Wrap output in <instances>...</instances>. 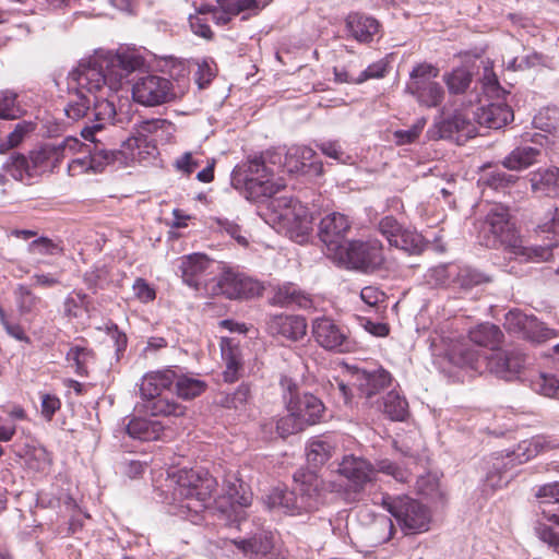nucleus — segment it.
Here are the masks:
<instances>
[{
  "mask_svg": "<svg viewBox=\"0 0 559 559\" xmlns=\"http://www.w3.org/2000/svg\"><path fill=\"white\" fill-rule=\"evenodd\" d=\"M143 64V58L132 50L98 52L82 60L68 76L69 90L73 92L64 107L66 116L73 121L90 115L95 117V103L110 100L93 94L102 92L105 87L117 91L122 81ZM95 123L96 118L91 124Z\"/></svg>",
  "mask_w": 559,
  "mask_h": 559,
  "instance_id": "f257e3e1",
  "label": "nucleus"
},
{
  "mask_svg": "<svg viewBox=\"0 0 559 559\" xmlns=\"http://www.w3.org/2000/svg\"><path fill=\"white\" fill-rule=\"evenodd\" d=\"M245 175L234 170L231 182L235 188L245 187L247 198L259 203V215L273 229L280 226V185L275 175L280 170L278 155L266 152L250 158Z\"/></svg>",
  "mask_w": 559,
  "mask_h": 559,
  "instance_id": "f03ea898",
  "label": "nucleus"
},
{
  "mask_svg": "<svg viewBox=\"0 0 559 559\" xmlns=\"http://www.w3.org/2000/svg\"><path fill=\"white\" fill-rule=\"evenodd\" d=\"M484 227L489 234L487 246L499 245L520 262L540 263L552 258V249L556 245L554 242L524 245L514 222L511 221L509 210L501 204L490 207Z\"/></svg>",
  "mask_w": 559,
  "mask_h": 559,
  "instance_id": "7ed1b4c3",
  "label": "nucleus"
},
{
  "mask_svg": "<svg viewBox=\"0 0 559 559\" xmlns=\"http://www.w3.org/2000/svg\"><path fill=\"white\" fill-rule=\"evenodd\" d=\"M94 115L97 123L88 124L81 131L82 138L91 142V145H87L88 156L75 158L69 163L68 173L70 176H76L88 169L99 173L106 166L114 164V155L110 153V147L100 135L103 129L112 121L116 115L114 103L106 100L96 102Z\"/></svg>",
  "mask_w": 559,
  "mask_h": 559,
  "instance_id": "20e7f679",
  "label": "nucleus"
},
{
  "mask_svg": "<svg viewBox=\"0 0 559 559\" xmlns=\"http://www.w3.org/2000/svg\"><path fill=\"white\" fill-rule=\"evenodd\" d=\"M174 513L188 516L199 514L210 504L216 479L195 469H179L171 474Z\"/></svg>",
  "mask_w": 559,
  "mask_h": 559,
  "instance_id": "39448f33",
  "label": "nucleus"
},
{
  "mask_svg": "<svg viewBox=\"0 0 559 559\" xmlns=\"http://www.w3.org/2000/svg\"><path fill=\"white\" fill-rule=\"evenodd\" d=\"M450 359L460 367L471 368L475 371H478L481 365L486 364L489 372L507 381L518 379L526 361L525 355L514 348L499 349L481 360L477 350L469 347H461L452 352Z\"/></svg>",
  "mask_w": 559,
  "mask_h": 559,
  "instance_id": "423d86ee",
  "label": "nucleus"
},
{
  "mask_svg": "<svg viewBox=\"0 0 559 559\" xmlns=\"http://www.w3.org/2000/svg\"><path fill=\"white\" fill-rule=\"evenodd\" d=\"M282 386H286L289 393L286 415L282 417V438L298 433L322 419L325 407L318 397L312 394L299 395L297 384L292 379H282Z\"/></svg>",
  "mask_w": 559,
  "mask_h": 559,
  "instance_id": "0eeeda50",
  "label": "nucleus"
},
{
  "mask_svg": "<svg viewBox=\"0 0 559 559\" xmlns=\"http://www.w3.org/2000/svg\"><path fill=\"white\" fill-rule=\"evenodd\" d=\"M176 371L164 369L146 373L140 384V393L144 400L143 407L152 416L181 417L186 414V406L163 396L175 382Z\"/></svg>",
  "mask_w": 559,
  "mask_h": 559,
  "instance_id": "6e6552de",
  "label": "nucleus"
},
{
  "mask_svg": "<svg viewBox=\"0 0 559 559\" xmlns=\"http://www.w3.org/2000/svg\"><path fill=\"white\" fill-rule=\"evenodd\" d=\"M381 503L405 535L420 534L429 530L431 513L421 502L407 496H383Z\"/></svg>",
  "mask_w": 559,
  "mask_h": 559,
  "instance_id": "1a4fd4ad",
  "label": "nucleus"
},
{
  "mask_svg": "<svg viewBox=\"0 0 559 559\" xmlns=\"http://www.w3.org/2000/svg\"><path fill=\"white\" fill-rule=\"evenodd\" d=\"M333 261L349 270L373 273L382 267L385 258L382 243L378 239H369L347 241Z\"/></svg>",
  "mask_w": 559,
  "mask_h": 559,
  "instance_id": "9d476101",
  "label": "nucleus"
},
{
  "mask_svg": "<svg viewBox=\"0 0 559 559\" xmlns=\"http://www.w3.org/2000/svg\"><path fill=\"white\" fill-rule=\"evenodd\" d=\"M559 448V442L555 440H546L545 438L538 437L534 438L530 441L525 440L519 443L518 448L512 452H508L506 457L501 460L496 459L492 467L495 469L490 471L486 477V484L491 488L502 487L508 483V479L503 477L501 473V468L509 469L518 464H523L528 460L536 456L540 451L548 449H557Z\"/></svg>",
  "mask_w": 559,
  "mask_h": 559,
  "instance_id": "9b49d317",
  "label": "nucleus"
},
{
  "mask_svg": "<svg viewBox=\"0 0 559 559\" xmlns=\"http://www.w3.org/2000/svg\"><path fill=\"white\" fill-rule=\"evenodd\" d=\"M336 472L347 480V493L353 500H360L362 493L377 481V469L373 464L354 454L344 455Z\"/></svg>",
  "mask_w": 559,
  "mask_h": 559,
  "instance_id": "f8f14e48",
  "label": "nucleus"
},
{
  "mask_svg": "<svg viewBox=\"0 0 559 559\" xmlns=\"http://www.w3.org/2000/svg\"><path fill=\"white\" fill-rule=\"evenodd\" d=\"M439 70L429 63L417 64L409 74L406 91L426 107H437L444 98L442 86L436 81Z\"/></svg>",
  "mask_w": 559,
  "mask_h": 559,
  "instance_id": "ddd939ff",
  "label": "nucleus"
},
{
  "mask_svg": "<svg viewBox=\"0 0 559 559\" xmlns=\"http://www.w3.org/2000/svg\"><path fill=\"white\" fill-rule=\"evenodd\" d=\"M260 282L230 270L215 274L206 288V296H224L228 299L252 298L262 294Z\"/></svg>",
  "mask_w": 559,
  "mask_h": 559,
  "instance_id": "4468645a",
  "label": "nucleus"
},
{
  "mask_svg": "<svg viewBox=\"0 0 559 559\" xmlns=\"http://www.w3.org/2000/svg\"><path fill=\"white\" fill-rule=\"evenodd\" d=\"M282 228L293 241L300 245L307 242L312 230V218L307 206L296 199L282 197Z\"/></svg>",
  "mask_w": 559,
  "mask_h": 559,
  "instance_id": "2eb2a0df",
  "label": "nucleus"
},
{
  "mask_svg": "<svg viewBox=\"0 0 559 559\" xmlns=\"http://www.w3.org/2000/svg\"><path fill=\"white\" fill-rule=\"evenodd\" d=\"M132 97L140 105L154 107L173 100L176 94L170 80L156 74H146L134 82Z\"/></svg>",
  "mask_w": 559,
  "mask_h": 559,
  "instance_id": "dca6fc26",
  "label": "nucleus"
},
{
  "mask_svg": "<svg viewBox=\"0 0 559 559\" xmlns=\"http://www.w3.org/2000/svg\"><path fill=\"white\" fill-rule=\"evenodd\" d=\"M80 145L73 138H67L58 144H45L29 152L32 170L35 176L52 173L61 162Z\"/></svg>",
  "mask_w": 559,
  "mask_h": 559,
  "instance_id": "f3484780",
  "label": "nucleus"
},
{
  "mask_svg": "<svg viewBox=\"0 0 559 559\" xmlns=\"http://www.w3.org/2000/svg\"><path fill=\"white\" fill-rule=\"evenodd\" d=\"M504 328L533 343H544L557 336V332L547 328L533 316H527L521 310H510L504 318Z\"/></svg>",
  "mask_w": 559,
  "mask_h": 559,
  "instance_id": "a211bd4d",
  "label": "nucleus"
},
{
  "mask_svg": "<svg viewBox=\"0 0 559 559\" xmlns=\"http://www.w3.org/2000/svg\"><path fill=\"white\" fill-rule=\"evenodd\" d=\"M215 265L205 254L193 253L180 259L179 270L185 284L206 295V288L215 276Z\"/></svg>",
  "mask_w": 559,
  "mask_h": 559,
  "instance_id": "6ab92c4d",
  "label": "nucleus"
},
{
  "mask_svg": "<svg viewBox=\"0 0 559 559\" xmlns=\"http://www.w3.org/2000/svg\"><path fill=\"white\" fill-rule=\"evenodd\" d=\"M312 334L316 342L326 350L348 353L354 348V343L346 330L329 318L316 319L312 324Z\"/></svg>",
  "mask_w": 559,
  "mask_h": 559,
  "instance_id": "aec40b11",
  "label": "nucleus"
},
{
  "mask_svg": "<svg viewBox=\"0 0 559 559\" xmlns=\"http://www.w3.org/2000/svg\"><path fill=\"white\" fill-rule=\"evenodd\" d=\"M350 228L348 218L341 213H331L324 216L319 226L320 240L326 247V255L334 259L346 245L345 236Z\"/></svg>",
  "mask_w": 559,
  "mask_h": 559,
  "instance_id": "412c9836",
  "label": "nucleus"
},
{
  "mask_svg": "<svg viewBox=\"0 0 559 559\" xmlns=\"http://www.w3.org/2000/svg\"><path fill=\"white\" fill-rule=\"evenodd\" d=\"M428 133L432 139H449L461 144L475 136L477 128L468 117V110L466 109L465 112H455L453 116L437 122Z\"/></svg>",
  "mask_w": 559,
  "mask_h": 559,
  "instance_id": "4be33fe9",
  "label": "nucleus"
},
{
  "mask_svg": "<svg viewBox=\"0 0 559 559\" xmlns=\"http://www.w3.org/2000/svg\"><path fill=\"white\" fill-rule=\"evenodd\" d=\"M284 167L289 174L310 177L323 174L322 162L318 158L317 153L308 146H290L285 154Z\"/></svg>",
  "mask_w": 559,
  "mask_h": 559,
  "instance_id": "5701e85b",
  "label": "nucleus"
},
{
  "mask_svg": "<svg viewBox=\"0 0 559 559\" xmlns=\"http://www.w3.org/2000/svg\"><path fill=\"white\" fill-rule=\"evenodd\" d=\"M352 384L357 388L359 396L372 405V399L391 383V374L384 369L366 371L355 369L352 373Z\"/></svg>",
  "mask_w": 559,
  "mask_h": 559,
  "instance_id": "b1692460",
  "label": "nucleus"
},
{
  "mask_svg": "<svg viewBox=\"0 0 559 559\" xmlns=\"http://www.w3.org/2000/svg\"><path fill=\"white\" fill-rule=\"evenodd\" d=\"M156 145L145 136H130L127 139L120 150L110 148L114 155V164L127 165L130 162H142L155 156Z\"/></svg>",
  "mask_w": 559,
  "mask_h": 559,
  "instance_id": "393cba45",
  "label": "nucleus"
},
{
  "mask_svg": "<svg viewBox=\"0 0 559 559\" xmlns=\"http://www.w3.org/2000/svg\"><path fill=\"white\" fill-rule=\"evenodd\" d=\"M221 357L225 364L224 379L235 382L243 370V357L240 342L236 337L222 336L219 340Z\"/></svg>",
  "mask_w": 559,
  "mask_h": 559,
  "instance_id": "a878e982",
  "label": "nucleus"
},
{
  "mask_svg": "<svg viewBox=\"0 0 559 559\" xmlns=\"http://www.w3.org/2000/svg\"><path fill=\"white\" fill-rule=\"evenodd\" d=\"M234 544L251 559H274L275 557L274 535L264 528L248 539L234 540Z\"/></svg>",
  "mask_w": 559,
  "mask_h": 559,
  "instance_id": "bb28decb",
  "label": "nucleus"
},
{
  "mask_svg": "<svg viewBox=\"0 0 559 559\" xmlns=\"http://www.w3.org/2000/svg\"><path fill=\"white\" fill-rule=\"evenodd\" d=\"M472 112L475 124L489 129H500L513 119L512 109L504 103L484 104Z\"/></svg>",
  "mask_w": 559,
  "mask_h": 559,
  "instance_id": "cd10ccee",
  "label": "nucleus"
},
{
  "mask_svg": "<svg viewBox=\"0 0 559 559\" xmlns=\"http://www.w3.org/2000/svg\"><path fill=\"white\" fill-rule=\"evenodd\" d=\"M337 443L330 436H318L311 438L306 447L308 463L313 467L324 465L335 453Z\"/></svg>",
  "mask_w": 559,
  "mask_h": 559,
  "instance_id": "c85d7f7f",
  "label": "nucleus"
},
{
  "mask_svg": "<svg viewBox=\"0 0 559 559\" xmlns=\"http://www.w3.org/2000/svg\"><path fill=\"white\" fill-rule=\"evenodd\" d=\"M346 27L359 43H370L380 31V24L374 17L360 13H350L346 19Z\"/></svg>",
  "mask_w": 559,
  "mask_h": 559,
  "instance_id": "c756f323",
  "label": "nucleus"
},
{
  "mask_svg": "<svg viewBox=\"0 0 559 559\" xmlns=\"http://www.w3.org/2000/svg\"><path fill=\"white\" fill-rule=\"evenodd\" d=\"M531 187L535 193L549 197L559 195V168L538 169L531 174Z\"/></svg>",
  "mask_w": 559,
  "mask_h": 559,
  "instance_id": "7c9ffc66",
  "label": "nucleus"
},
{
  "mask_svg": "<svg viewBox=\"0 0 559 559\" xmlns=\"http://www.w3.org/2000/svg\"><path fill=\"white\" fill-rule=\"evenodd\" d=\"M126 429L133 439L152 441L160 437L164 426L156 419L135 417L128 423Z\"/></svg>",
  "mask_w": 559,
  "mask_h": 559,
  "instance_id": "2f4dec72",
  "label": "nucleus"
},
{
  "mask_svg": "<svg viewBox=\"0 0 559 559\" xmlns=\"http://www.w3.org/2000/svg\"><path fill=\"white\" fill-rule=\"evenodd\" d=\"M502 331L495 324H480L469 332L471 341L483 347L491 349L492 353L499 350V346L503 341Z\"/></svg>",
  "mask_w": 559,
  "mask_h": 559,
  "instance_id": "473e14b6",
  "label": "nucleus"
},
{
  "mask_svg": "<svg viewBox=\"0 0 559 559\" xmlns=\"http://www.w3.org/2000/svg\"><path fill=\"white\" fill-rule=\"evenodd\" d=\"M224 491L230 501V507L246 508L251 504L252 493L248 487L236 476L227 475L224 479Z\"/></svg>",
  "mask_w": 559,
  "mask_h": 559,
  "instance_id": "72a5a7b5",
  "label": "nucleus"
},
{
  "mask_svg": "<svg viewBox=\"0 0 559 559\" xmlns=\"http://www.w3.org/2000/svg\"><path fill=\"white\" fill-rule=\"evenodd\" d=\"M540 154V148L536 146H520L514 148L502 164L510 170H522L536 163Z\"/></svg>",
  "mask_w": 559,
  "mask_h": 559,
  "instance_id": "f704fd0d",
  "label": "nucleus"
},
{
  "mask_svg": "<svg viewBox=\"0 0 559 559\" xmlns=\"http://www.w3.org/2000/svg\"><path fill=\"white\" fill-rule=\"evenodd\" d=\"M2 170L8 173L13 179L17 181H23L24 179H29L35 177L34 171L32 170V164L29 160V156L13 152L10 154L7 159L2 163Z\"/></svg>",
  "mask_w": 559,
  "mask_h": 559,
  "instance_id": "c9c22d12",
  "label": "nucleus"
},
{
  "mask_svg": "<svg viewBox=\"0 0 559 559\" xmlns=\"http://www.w3.org/2000/svg\"><path fill=\"white\" fill-rule=\"evenodd\" d=\"M35 130L36 123L32 121L23 120L16 123L10 133L0 138V154L19 147Z\"/></svg>",
  "mask_w": 559,
  "mask_h": 559,
  "instance_id": "e433bc0d",
  "label": "nucleus"
},
{
  "mask_svg": "<svg viewBox=\"0 0 559 559\" xmlns=\"http://www.w3.org/2000/svg\"><path fill=\"white\" fill-rule=\"evenodd\" d=\"M176 392L183 400H191L202 394L206 389V383L192 374H178L175 379Z\"/></svg>",
  "mask_w": 559,
  "mask_h": 559,
  "instance_id": "4c0bfd02",
  "label": "nucleus"
},
{
  "mask_svg": "<svg viewBox=\"0 0 559 559\" xmlns=\"http://www.w3.org/2000/svg\"><path fill=\"white\" fill-rule=\"evenodd\" d=\"M383 413L392 420L402 421L408 415V403L397 392H389L382 403Z\"/></svg>",
  "mask_w": 559,
  "mask_h": 559,
  "instance_id": "58836bf2",
  "label": "nucleus"
},
{
  "mask_svg": "<svg viewBox=\"0 0 559 559\" xmlns=\"http://www.w3.org/2000/svg\"><path fill=\"white\" fill-rule=\"evenodd\" d=\"M93 360L94 356L92 350L84 346H72L67 353V361L80 376L88 373V368Z\"/></svg>",
  "mask_w": 559,
  "mask_h": 559,
  "instance_id": "ea45409f",
  "label": "nucleus"
},
{
  "mask_svg": "<svg viewBox=\"0 0 559 559\" xmlns=\"http://www.w3.org/2000/svg\"><path fill=\"white\" fill-rule=\"evenodd\" d=\"M307 334V322L301 316L282 317V336L290 342H298Z\"/></svg>",
  "mask_w": 559,
  "mask_h": 559,
  "instance_id": "a19ab883",
  "label": "nucleus"
},
{
  "mask_svg": "<svg viewBox=\"0 0 559 559\" xmlns=\"http://www.w3.org/2000/svg\"><path fill=\"white\" fill-rule=\"evenodd\" d=\"M391 247H395L411 254H416L423 251L425 242L420 234L403 227L397 238L393 240Z\"/></svg>",
  "mask_w": 559,
  "mask_h": 559,
  "instance_id": "79ce46f5",
  "label": "nucleus"
},
{
  "mask_svg": "<svg viewBox=\"0 0 559 559\" xmlns=\"http://www.w3.org/2000/svg\"><path fill=\"white\" fill-rule=\"evenodd\" d=\"M443 79L451 94H462L472 83V73L465 68H456Z\"/></svg>",
  "mask_w": 559,
  "mask_h": 559,
  "instance_id": "37998d69",
  "label": "nucleus"
},
{
  "mask_svg": "<svg viewBox=\"0 0 559 559\" xmlns=\"http://www.w3.org/2000/svg\"><path fill=\"white\" fill-rule=\"evenodd\" d=\"M17 94L10 90L0 91V119L13 120L22 116Z\"/></svg>",
  "mask_w": 559,
  "mask_h": 559,
  "instance_id": "c03bdc74",
  "label": "nucleus"
},
{
  "mask_svg": "<svg viewBox=\"0 0 559 559\" xmlns=\"http://www.w3.org/2000/svg\"><path fill=\"white\" fill-rule=\"evenodd\" d=\"M311 299L298 287L288 284L282 287V307L297 306L299 308H310Z\"/></svg>",
  "mask_w": 559,
  "mask_h": 559,
  "instance_id": "a18cd8bd",
  "label": "nucleus"
},
{
  "mask_svg": "<svg viewBox=\"0 0 559 559\" xmlns=\"http://www.w3.org/2000/svg\"><path fill=\"white\" fill-rule=\"evenodd\" d=\"M16 305L21 316H25L35 311L40 298L34 295L26 286L19 285L14 292Z\"/></svg>",
  "mask_w": 559,
  "mask_h": 559,
  "instance_id": "49530a36",
  "label": "nucleus"
},
{
  "mask_svg": "<svg viewBox=\"0 0 559 559\" xmlns=\"http://www.w3.org/2000/svg\"><path fill=\"white\" fill-rule=\"evenodd\" d=\"M535 128L551 133L559 126V110L557 108H546L534 117Z\"/></svg>",
  "mask_w": 559,
  "mask_h": 559,
  "instance_id": "de8ad7c7",
  "label": "nucleus"
},
{
  "mask_svg": "<svg viewBox=\"0 0 559 559\" xmlns=\"http://www.w3.org/2000/svg\"><path fill=\"white\" fill-rule=\"evenodd\" d=\"M489 281L486 274L468 266L461 267L456 275V282L463 288H472Z\"/></svg>",
  "mask_w": 559,
  "mask_h": 559,
  "instance_id": "09e8293b",
  "label": "nucleus"
},
{
  "mask_svg": "<svg viewBox=\"0 0 559 559\" xmlns=\"http://www.w3.org/2000/svg\"><path fill=\"white\" fill-rule=\"evenodd\" d=\"M27 251L31 254L53 255L61 252L62 248L47 237H39L28 245Z\"/></svg>",
  "mask_w": 559,
  "mask_h": 559,
  "instance_id": "8fccbe9b",
  "label": "nucleus"
},
{
  "mask_svg": "<svg viewBox=\"0 0 559 559\" xmlns=\"http://www.w3.org/2000/svg\"><path fill=\"white\" fill-rule=\"evenodd\" d=\"M378 473H383L385 475L391 476L399 483H407L411 478V473L407 469H404L396 465L394 462L390 460H381L378 462L377 466H374Z\"/></svg>",
  "mask_w": 559,
  "mask_h": 559,
  "instance_id": "3c124183",
  "label": "nucleus"
},
{
  "mask_svg": "<svg viewBox=\"0 0 559 559\" xmlns=\"http://www.w3.org/2000/svg\"><path fill=\"white\" fill-rule=\"evenodd\" d=\"M171 129L173 123L166 119L144 120L138 126L135 136L148 138V134H155L158 131L169 132Z\"/></svg>",
  "mask_w": 559,
  "mask_h": 559,
  "instance_id": "603ef678",
  "label": "nucleus"
},
{
  "mask_svg": "<svg viewBox=\"0 0 559 559\" xmlns=\"http://www.w3.org/2000/svg\"><path fill=\"white\" fill-rule=\"evenodd\" d=\"M329 393L333 397L342 401L345 405H349L352 403V389L349 388L348 383L340 377H334L329 381Z\"/></svg>",
  "mask_w": 559,
  "mask_h": 559,
  "instance_id": "864d4df0",
  "label": "nucleus"
},
{
  "mask_svg": "<svg viewBox=\"0 0 559 559\" xmlns=\"http://www.w3.org/2000/svg\"><path fill=\"white\" fill-rule=\"evenodd\" d=\"M403 226L393 216L381 218L378 225L379 233L388 240L389 245H393V240L397 238Z\"/></svg>",
  "mask_w": 559,
  "mask_h": 559,
  "instance_id": "5fc2aeb1",
  "label": "nucleus"
},
{
  "mask_svg": "<svg viewBox=\"0 0 559 559\" xmlns=\"http://www.w3.org/2000/svg\"><path fill=\"white\" fill-rule=\"evenodd\" d=\"M425 124H426V120L419 119L409 129L395 131L393 134L395 143L397 145L413 143L414 141H416L418 139Z\"/></svg>",
  "mask_w": 559,
  "mask_h": 559,
  "instance_id": "6e6d98bb",
  "label": "nucleus"
},
{
  "mask_svg": "<svg viewBox=\"0 0 559 559\" xmlns=\"http://www.w3.org/2000/svg\"><path fill=\"white\" fill-rule=\"evenodd\" d=\"M201 163L202 160L197 153L186 152L175 160L174 166L178 171L189 176Z\"/></svg>",
  "mask_w": 559,
  "mask_h": 559,
  "instance_id": "4d7b16f0",
  "label": "nucleus"
},
{
  "mask_svg": "<svg viewBox=\"0 0 559 559\" xmlns=\"http://www.w3.org/2000/svg\"><path fill=\"white\" fill-rule=\"evenodd\" d=\"M534 388L545 396H552L559 389V378L554 374L542 373L534 382Z\"/></svg>",
  "mask_w": 559,
  "mask_h": 559,
  "instance_id": "13d9d810",
  "label": "nucleus"
},
{
  "mask_svg": "<svg viewBox=\"0 0 559 559\" xmlns=\"http://www.w3.org/2000/svg\"><path fill=\"white\" fill-rule=\"evenodd\" d=\"M540 233L559 234V207L547 211L540 223L537 225Z\"/></svg>",
  "mask_w": 559,
  "mask_h": 559,
  "instance_id": "bf43d9fd",
  "label": "nucleus"
},
{
  "mask_svg": "<svg viewBox=\"0 0 559 559\" xmlns=\"http://www.w3.org/2000/svg\"><path fill=\"white\" fill-rule=\"evenodd\" d=\"M218 5L228 10L231 14L238 15L243 11L258 9V0H217Z\"/></svg>",
  "mask_w": 559,
  "mask_h": 559,
  "instance_id": "052dcab7",
  "label": "nucleus"
},
{
  "mask_svg": "<svg viewBox=\"0 0 559 559\" xmlns=\"http://www.w3.org/2000/svg\"><path fill=\"white\" fill-rule=\"evenodd\" d=\"M535 496L540 499L542 504L559 503V481L538 487Z\"/></svg>",
  "mask_w": 559,
  "mask_h": 559,
  "instance_id": "680f3d73",
  "label": "nucleus"
},
{
  "mask_svg": "<svg viewBox=\"0 0 559 559\" xmlns=\"http://www.w3.org/2000/svg\"><path fill=\"white\" fill-rule=\"evenodd\" d=\"M132 289L134 293V296L141 301V302H150L153 301L156 297L155 289L144 280L141 277H138L133 285Z\"/></svg>",
  "mask_w": 559,
  "mask_h": 559,
  "instance_id": "e2e57ef3",
  "label": "nucleus"
},
{
  "mask_svg": "<svg viewBox=\"0 0 559 559\" xmlns=\"http://www.w3.org/2000/svg\"><path fill=\"white\" fill-rule=\"evenodd\" d=\"M216 222L221 230L233 237L239 245H248L246 236L241 234V227L236 222L229 221L227 218H217Z\"/></svg>",
  "mask_w": 559,
  "mask_h": 559,
  "instance_id": "0e129e2a",
  "label": "nucleus"
},
{
  "mask_svg": "<svg viewBox=\"0 0 559 559\" xmlns=\"http://www.w3.org/2000/svg\"><path fill=\"white\" fill-rule=\"evenodd\" d=\"M0 323L4 328L5 332L13 338L22 342H28L29 338L25 334L23 328L19 323L10 322L5 311L0 306Z\"/></svg>",
  "mask_w": 559,
  "mask_h": 559,
  "instance_id": "69168bd1",
  "label": "nucleus"
},
{
  "mask_svg": "<svg viewBox=\"0 0 559 559\" xmlns=\"http://www.w3.org/2000/svg\"><path fill=\"white\" fill-rule=\"evenodd\" d=\"M371 531L374 534L380 531L383 532L384 534L377 538V543H385L392 538L393 533H394V525H393L391 519H389L386 516H381V518H378L373 522V524L371 526Z\"/></svg>",
  "mask_w": 559,
  "mask_h": 559,
  "instance_id": "338daca9",
  "label": "nucleus"
},
{
  "mask_svg": "<svg viewBox=\"0 0 559 559\" xmlns=\"http://www.w3.org/2000/svg\"><path fill=\"white\" fill-rule=\"evenodd\" d=\"M61 407L60 400L53 394H41L40 413L47 420H51Z\"/></svg>",
  "mask_w": 559,
  "mask_h": 559,
  "instance_id": "774afa93",
  "label": "nucleus"
}]
</instances>
